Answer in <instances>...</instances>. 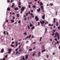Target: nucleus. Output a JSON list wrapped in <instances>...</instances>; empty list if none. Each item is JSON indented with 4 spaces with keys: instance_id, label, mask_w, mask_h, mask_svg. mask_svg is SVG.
Masks as SVG:
<instances>
[{
    "instance_id": "1",
    "label": "nucleus",
    "mask_w": 60,
    "mask_h": 60,
    "mask_svg": "<svg viewBox=\"0 0 60 60\" xmlns=\"http://www.w3.org/2000/svg\"><path fill=\"white\" fill-rule=\"evenodd\" d=\"M59 35V34L57 32H56L55 33V36H54V38H56V37H57Z\"/></svg>"
},
{
    "instance_id": "2",
    "label": "nucleus",
    "mask_w": 60,
    "mask_h": 60,
    "mask_svg": "<svg viewBox=\"0 0 60 60\" xmlns=\"http://www.w3.org/2000/svg\"><path fill=\"white\" fill-rule=\"evenodd\" d=\"M25 9H26V7H24V6H23L21 9V11H24Z\"/></svg>"
},
{
    "instance_id": "3",
    "label": "nucleus",
    "mask_w": 60,
    "mask_h": 60,
    "mask_svg": "<svg viewBox=\"0 0 60 60\" xmlns=\"http://www.w3.org/2000/svg\"><path fill=\"white\" fill-rule=\"evenodd\" d=\"M11 50H12V49H9L8 50V51H9L8 52V54H10L11 53Z\"/></svg>"
},
{
    "instance_id": "4",
    "label": "nucleus",
    "mask_w": 60,
    "mask_h": 60,
    "mask_svg": "<svg viewBox=\"0 0 60 60\" xmlns=\"http://www.w3.org/2000/svg\"><path fill=\"white\" fill-rule=\"evenodd\" d=\"M35 19H36L37 21H38L39 20V19L38 18V17L37 16H36L35 17Z\"/></svg>"
},
{
    "instance_id": "5",
    "label": "nucleus",
    "mask_w": 60,
    "mask_h": 60,
    "mask_svg": "<svg viewBox=\"0 0 60 60\" xmlns=\"http://www.w3.org/2000/svg\"><path fill=\"white\" fill-rule=\"evenodd\" d=\"M40 22L41 24H44L45 23V21H40Z\"/></svg>"
},
{
    "instance_id": "6",
    "label": "nucleus",
    "mask_w": 60,
    "mask_h": 60,
    "mask_svg": "<svg viewBox=\"0 0 60 60\" xmlns=\"http://www.w3.org/2000/svg\"><path fill=\"white\" fill-rule=\"evenodd\" d=\"M41 8H39L38 9H37V11L38 12H40V11H41Z\"/></svg>"
},
{
    "instance_id": "7",
    "label": "nucleus",
    "mask_w": 60,
    "mask_h": 60,
    "mask_svg": "<svg viewBox=\"0 0 60 60\" xmlns=\"http://www.w3.org/2000/svg\"><path fill=\"white\" fill-rule=\"evenodd\" d=\"M14 10H16L15 11H17V10H19V8L18 7H17L16 8H14Z\"/></svg>"
},
{
    "instance_id": "8",
    "label": "nucleus",
    "mask_w": 60,
    "mask_h": 60,
    "mask_svg": "<svg viewBox=\"0 0 60 60\" xmlns=\"http://www.w3.org/2000/svg\"><path fill=\"white\" fill-rule=\"evenodd\" d=\"M15 43H16L15 44V46L16 47H17L18 46V41H16V42H15Z\"/></svg>"
},
{
    "instance_id": "9",
    "label": "nucleus",
    "mask_w": 60,
    "mask_h": 60,
    "mask_svg": "<svg viewBox=\"0 0 60 60\" xmlns=\"http://www.w3.org/2000/svg\"><path fill=\"white\" fill-rule=\"evenodd\" d=\"M40 8H41V11H43V10H44V8H43V6H41L40 7Z\"/></svg>"
},
{
    "instance_id": "10",
    "label": "nucleus",
    "mask_w": 60,
    "mask_h": 60,
    "mask_svg": "<svg viewBox=\"0 0 60 60\" xmlns=\"http://www.w3.org/2000/svg\"><path fill=\"white\" fill-rule=\"evenodd\" d=\"M30 15H31V16H32L33 18H34V14H33L32 13H30Z\"/></svg>"
},
{
    "instance_id": "11",
    "label": "nucleus",
    "mask_w": 60,
    "mask_h": 60,
    "mask_svg": "<svg viewBox=\"0 0 60 60\" xmlns=\"http://www.w3.org/2000/svg\"><path fill=\"white\" fill-rule=\"evenodd\" d=\"M28 58V56L27 55H26L25 56V59H27Z\"/></svg>"
},
{
    "instance_id": "12",
    "label": "nucleus",
    "mask_w": 60,
    "mask_h": 60,
    "mask_svg": "<svg viewBox=\"0 0 60 60\" xmlns=\"http://www.w3.org/2000/svg\"><path fill=\"white\" fill-rule=\"evenodd\" d=\"M56 25L57 26H58L59 25V23L58 22H56Z\"/></svg>"
},
{
    "instance_id": "13",
    "label": "nucleus",
    "mask_w": 60,
    "mask_h": 60,
    "mask_svg": "<svg viewBox=\"0 0 60 60\" xmlns=\"http://www.w3.org/2000/svg\"><path fill=\"white\" fill-rule=\"evenodd\" d=\"M4 51V49H2L1 50L0 52L1 53H3Z\"/></svg>"
},
{
    "instance_id": "14",
    "label": "nucleus",
    "mask_w": 60,
    "mask_h": 60,
    "mask_svg": "<svg viewBox=\"0 0 60 60\" xmlns=\"http://www.w3.org/2000/svg\"><path fill=\"white\" fill-rule=\"evenodd\" d=\"M53 22L54 23H56V19L55 18H54L53 19Z\"/></svg>"
},
{
    "instance_id": "15",
    "label": "nucleus",
    "mask_w": 60,
    "mask_h": 60,
    "mask_svg": "<svg viewBox=\"0 0 60 60\" xmlns=\"http://www.w3.org/2000/svg\"><path fill=\"white\" fill-rule=\"evenodd\" d=\"M48 26H54V24H50V23H49V24H48Z\"/></svg>"
},
{
    "instance_id": "16",
    "label": "nucleus",
    "mask_w": 60,
    "mask_h": 60,
    "mask_svg": "<svg viewBox=\"0 0 60 60\" xmlns=\"http://www.w3.org/2000/svg\"><path fill=\"white\" fill-rule=\"evenodd\" d=\"M30 27H32L33 26V24L31 23H30Z\"/></svg>"
},
{
    "instance_id": "17",
    "label": "nucleus",
    "mask_w": 60,
    "mask_h": 60,
    "mask_svg": "<svg viewBox=\"0 0 60 60\" xmlns=\"http://www.w3.org/2000/svg\"><path fill=\"white\" fill-rule=\"evenodd\" d=\"M11 22L12 23H14V21L13 19H11Z\"/></svg>"
},
{
    "instance_id": "18",
    "label": "nucleus",
    "mask_w": 60,
    "mask_h": 60,
    "mask_svg": "<svg viewBox=\"0 0 60 60\" xmlns=\"http://www.w3.org/2000/svg\"><path fill=\"white\" fill-rule=\"evenodd\" d=\"M42 18H43V19H45V15H43L42 17Z\"/></svg>"
},
{
    "instance_id": "19",
    "label": "nucleus",
    "mask_w": 60,
    "mask_h": 60,
    "mask_svg": "<svg viewBox=\"0 0 60 60\" xmlns=\"http://www.w3.org/2000/svg\"><path fill=\"white\" fill-rule=\"evenodd\" d=\"M41 52H38V56H40V54H41Z\"/></svg>"
},
{
    "instance_id": "20",
    "label": "nucleus",
    "mask_w": 60,
    "mask_h": 60,
    "mask_svg": "<svg viewBox=\"0 0 60 60\" xmlns=\"http://www.w3.org/2000/svg\"><path fill=\"white\" fill-rule=\"evenodd\" d=\"M52 36H54L55 35V33L53 32H52Z\"/></svg>"
},
{
    "instance_id": "21",
    "label": "nucleus",
    "mask_w": 60,
    "mask_h": 60,
    "mask_svg": "<svg viewBox=\"0 0 60 60\" xmlns=\"http://www.w3.org/2000/svg\"><path fill=\"white\" fill-rule=\"evenodd\" d=\"M47 28H45V34L46 33V32L47 31Z\"/></svg>"
},
{
    "instance_id": "22",
    "label": "nucleus",
    "mask_w": 60,
    "mask_h": 60,
    "mask_svg": "<svg viewBox=\"0 0 60 60\" xmlns=\"http://www.w3.org/2000/svg\"><path fill=\"white\" fill-rule=\"evenodd\" d=\"M43 5V4L42 3V2H41V3L40 4V6H41V5Z\"/></svg>"
},
{
    "instance_id": "23",
    "label": "nucleus",
    "mask_w": 60,
    "mask_h": 60,
    "mask_svg": "<svg viewBox=\"0 0 60 60\" xmlns=\"http://www.w3.org/2000/svg\"><path fill=\"white\" fill-rule=\"evenodd\" d=\"M34 28H35V27H34V26H33L31 27V29L33 30V29H34Z\"/></svg>"
},
{
    "instance_id": "24",
    "label": "nucleus",
    "mask_w": 60,
    "mask_h": 60,
    "mask_svg": "<svg viewBox=\"0 0 60 60\" xmlns=\"http://www.w3.org/2000/svg\"><path fill=\"white\" fill-rule=\"evenodd\" d=\"M7 10L8 11H10L11 10V9H10L9 8H8L7 9Z\"/></svg>"
},
{
    "instance_id": "25",
    "label": "nucleus",
    "mask_w": 60,
    "mask_h": 60,
    "mask_svg": "<svg viewBox=\"0 0 60 60\" xmlns=\"http://www.w3.org/2000/svg\"><path fill=\"white\" fill-rule=\"evenodd\" d=\"M45 51H46V49H45L44 50H42L41 52L42 53V52H44Z\"/></svg>"
},
{
    "instance_id": "26",
    "label": "nucleus",
    "mask_w": 60,
    "mask_h": 60,
    "mask_svg": "<svg viewBox=\"0 0 60 60\" xmlns=\"http://www.w3.org/2000/svg\"><path fill=\"white\" fill-rule=\"evenodd\" d=\"M23 34H24V35H25L26 36L27 33L26 32H24L23 33Z\"/></svg>"
},
{
    "instance_id": "27",
    "label": "nucleus",
    "mask_w": 60,
    "mask_h": 60,
    "mask_svg": "<svg viewBox=\"0 0 60 60\" xmlns=\"http://www.w3.org/2000/svg\"><path fill=\"white\" fill-rule=\"evenodd\" d=\"M14 5H15V4L14 3H13L12 5V7H14Z\"/></svg>"
},
{
    "instance_id": "28",
    "label": "nucleus",
    "mask_w": 60,
    "mask_h": 60,
    "mask_svg": "<svg viewBox=\"0 0 60 60\" xmlns=\"http://www.w3.org/2000/svg\"><path fill=\"white\" fill-rule=\"evenodd\" d=\"M27 28H28L29 29H30V26H29V25H28Z\"/></svg>"
},
{
    "instance_id": "29",
    "label": "nucleus",
    "mask_w": 60,
    "mask_h": 60,
    "mask_svg": "<svg viewBox=\"0 0 60 60\" xmlns=\"http://www.w3.org/2000/svg\"><path fill=\"white\" fill-rule=\"evenodd\" d=\"M33 8L35 9L36 8V6L35 5H33Z\"/></svg>"
},
{
    "instance_id": "30",
    "label": "nucleus",
    "mask_w": 60,
    "mask_h": 60,
    "mask_svg": "<svg viewBox=\"0 0 60 60\" xmlns=\"http://www.w3.org/2000/svg\"><path fill=\"white\" fill-rule=\"evenodd\" d=\"M50 4L51 5V6H52V5H53V4L52 3H50Z\"/></svg>"
},
{
    "instance_id": "31",
    "label": "nucleus",
    "mask_w": 60,
    "mask_h": 60,
    "mask_svg": "<svg viewBox=\"0 0 60 60\" xmlns=\"http://www.w3.org/2000/svg\"><path fill=\"white\" fill-rule=\"evenodd\" d=\"M31 35L30 34L29 35V39L31 38Z\"/></svg>"
},
{
    "instance_id": "32",
    "label": "nucleus",
    "mask_w": 60,
    "mask_h": 60,
    "mask_svg": "<svg viewBox=\"0 0 60 60\" xmlns=\"http://www.w3.org/2000/svg\"><path fill=\"white\" fill-rule=\"evenodd\" d=\"M32 50H33V49L31 48L30 49L28 50V51H32Z\"/></svg>"
},
{
    "instance_id": "33",
    "label": "nucleus",
    "mask_w": 60,
    "mask_h": 60,
    "mask_svg": "<svg viewBox=\"0 0 60 60\" xmlns=\"http://www.w3.org/2000/svg\"><path fill=\"white\" fill-rule=\"evenodd\" d=\"M47 24H48V22H45V25H46Z\"/></svg>"
},
{
    "instance_id": "34",
    "label": "nucleus",
    "mask_w": 60,
    "mask_h": 60,
    "mask_svg": "<svg viewBox=\"0 0 60 60\" xmlns=\"http://www.w3.org/2000/svg\"><path fill=\"white\" fill-rule=\"evenodd\" d=\"M38 26H40V22H38Z\"/></svg>"
},
{
    "instance_id": "35",
    "label": "nucleus",
    "mask_w": 60,
    "mask_h": 60,
    "mask_svg": "<svg viewBox=\"0 0 60 60\" xmlns=\"http://www.w3.org/2000/svg\"><path fill=\"white\" fill-rule=\"evenodd\" d=\"M11 47H15V46H14V45H13L11 44Z\"/></svg>"
},
{
    "instance_id": "36",
    "label": "nucleus",
    "mask_w": 60,
    "mask_h": 60,
    "mask_svg": "<svg viewBox=\"0 0 60 60\" xmlns=\"http://www.w3.org/2000/svg\"><path fill=\"white\" fill-rule=\"evenodd\" d=\"M45 49V47H44V46L43 45V49Z\"/></svg>"
},
{
    "instance_id": "37",
    "label": "nucleus",
    "mask_w": 60,
    "mask_h": 60,
    "mask_svg": "<svg viewBox=\"0 0 60 60\" xmlns=\"http://www.w3.org/2000/svg\"><path fill=\"white\" fill-rule=\"evenodd\" d=\"M17 16L19 18V15L18 14H17Z\"/></svg>"
},
{
    "instance_id": "38",
    "label": "nucleus",
    "mask_w": 60,
    "mask_h": 60,
    "mask_svg": "<svg viewBox=\"0 0 60 60\" xmlns=\"http://www.w3.org/2000/svg\"><path fill=\"white\" fill-rule=\"evenodd\" d=\"M28 13H26V16H28Z\"/></svg>"
},
{
    "instance_id": "39",
    "label": "nucleus",
    "mask_w": 60,
    "mask_h": 60,
    "mask_svg": "<svg viewBox=\"0 0 60 60\" xmlns=\"http://www.w3.org/2000/svg\"><path fill=\"white\" fill-rule=\"evenodd\" d=\"M58 28L59 30H60V26H59L58 27Z\"/></svg>"
},
{
    "instance_id": "40",
    "label": "nucleus",
    "mask_w": 60,
    "mask_h": 60,
    "mask_svg": "<svg viewBox=\"0 0 60 60\" xmlns=\"http://www.w3.org/2000/svg\"><path fill=\"white\" fill-rule=\"evenodd\" d=\"M19 5H21V2H19Z\"/></svg>"
},
{
    "instance_id": "41",
    "label": "nucleus",
    "mask_w": 60,
    "mask_h": 60,
    "mask_svg": "<svg viewBox=\"0 0 60 60\" xmlns=\"http://www.w3.org/2000/svg\"><path fill=\"white\" fill-rule=\"evenodd\" d=\"M41 39H42V37H41L40 38V41H41Z\"/></svg>"
},
{
    "instance_id": "42",
    "label": "nucleus",
    "mask_w": 60,
    "mask_h": 60,
    "mask_svg": "<svg viewBox=\"0 0 60 60\" xmlns=\"http://www.w3.org/2000/svg\"><path fill=\"white\" fill-rule=\"evenodd\" d=\"M6 34H7V36H8V35H9V33L7 32L6 33Z\"/></svg>"
},
{
    "instance_id": "43",
    "label": "nucleus",
    "mask_w": 60,
    "mask_h": 60,
    "mask_svg": "<svg viewBox=\"0 0 60 60\" xmlns=\"http://www.w3.org/2000/svg\"><path fill=\"white\" fill-rule=\"evenodd\" d=\"M53 31L54 32H56V29H55V30H53Z\"/></svg>"
},
{
    "instance_id": "44",
    "label": "nucleus",
    "mask_w": 60,
    "mask_h": 60,
    "mask_svg": "<svg viewBox=\"0 0 60 60\" xmlns=\"http://www.w3.org/2000/svg\"><path fill=\"white\" fill-rule=\"evenodd\" d=\"M46 57L47 58H49V55H47Z\"/></svg>"
},
{
    "instance_id": "45",
    "label": "nucleus",
    "mask_w": 60,
    "mask_h": 60,
    "mask_svg": "<svg viewBox=\"0 0 60 60\" xmlns=\"http://www.w3.org/2000/svg\"><path fill=\"white\" fill-rule=\"evenodd\" d=\"M58 36V40H59V39L60 36H59V35Z\"/></svg>"
},
{
    "instance_id": "46",
    "label": "nucleus",
    "mask_w": 60,
    "mask_h": 60,
    "mask_svg": "<svg viewBox=\"0 0 60 60\" xmlns=\"http://www.w3.org/2000/svg\"><path fill=\"white\" fill-rule=\"evenodd\" d=\"M18 23H21V21L20 20H19L18 21Z\"/></svg>"
},
{
    "instance_id": "47",
    "label": "nucleus",
    "mask_w": 60,
    "mask_h": 60,
    "mask_svg": "<svg viewBox=\"0 0 60 60\" xmlns=\"http://www.w3.org/2000/svg\"><path fill=\"white\" fill-rule=\"evenodd\" d=\"M26 39H27L28 38H29V37H28V36H27V37L26 38Z\"/></svg>"
},
{
    "instance_id": "48",
    "label": "nucleus",
    "mask_w": 60,
    "mask_h": 60,
    "mask_svg": "<svg viewBox=\"0 0 60 60\" xmlns=\"http://www.w3.org/2000/svg\"><path fill=\"white\" fill-rule=\"evenodd\" d=\"M19 47L18 48L19 49H20V47H21V46H20V45H19Z\"/></svg>"
},
{
    "instance_id": "49",
    "label": "nucleus",
    "mask_w": 60,
    "mask_h": 60,
    "mask_svg": "<svg viewBox=\"0 0 60 60\" xmlns=\"http://www.w3.org/2000/svg\"><path fill=\"white\" fill-rule=\"evenodd\" d=\"M18 48H17L16 49H15V51L16 52H17L18 51Z\"/></svg>"
},
{
    "instance_id": "50",
    "label": "nucleus",
    "mask_w": 60,
    "mask_h": 60,
    "mask_svg": "<svg viewBox=\"0 0 60 60\" xmlns=\"http://www.w3.org/2000/svg\"><path fill=\"white\" fill-rule=\"evenodd\" d=\"M54 40L55 41H57V39L56 38L54 39Z\"/></svg>"
},
{
    "instance_id": "51",
    "label": "nucleus",
    "mask_w": 60,
    "mask_h": 60,
    "mask_svg": "<svg viewBox=\"0 0 60 60\" xmlns=\"http://www.w3.org/2000/svg\"><path fill=\"white\" fill-rule=\"evenodd\" d=\"M7 1L8 3H10V0H7Z\"/></svg>"
},
{
    "instance_id": "52",
    "label": "nucleus",
    "mask_w": 60,
    "mask_h": 60,
    "mask_svg": "<svg viewBox=\"0 0 60 60\" xmlns=\"http://www.w3.org/2000/svg\"><path fill=\"white\" fill-rule=\"evenodd\" d=\"M28 7L29 8H31V5H29L28 6Z\"/></svg>"
},
{
    "instance_id": "53",
    "label": "nucleus",
    "mask_w": 60,
    "mask_h": 60,
    "mask_svg": "<svg viewBox=\"0 0 60 60\" xmlns=\"http://www.w3.org/2000/svg\"><path fill=\"white\" fill-rule=\"evenodd\" d=\"M18 53H19V52H16V54H17Z\"/></svg>"
},
{
    "instance_id": "54",
    "label": "nucleus",
    "mask_w": 60,
    "mask_h": 60,
    "mask_svg": "<svg viewBox=\"0 0 60 60\" xmlns=\"http://www.w3.org/2000/svg\"><path fill=\"white\" fill-rule=\"evenodd\" d=\"M30 11L31 12H32V13H33V10H31Z\"/></svg>"
},
{
    "instance_id": "55",
    "label": "nucleus",
    "mask_w": 60,
    "mask_h": 60,
    "mask_svg": "<svg viewBox=\"0 0 60 60\" xmlns=\"http://www.w3.org/2000/svg\"><path fill=\"white\" fill-rule=\"evenodd\" d=\"M15 18L14 17V16H13V19H15Z\"/></svg>"
},
{
    "instance_id": "56",
    "label": "nucleus",
    "mask_w": 60,
    "mask_h": 60,
    "mask_svg": "<svg viewBox=\"0 0 60 60\" xmlns=\"http://www.w3.org/2000/svg\"><path fill=\"white\" fill-rule=\"evenodd\" d=\"M21 12H20V13H21V14H22V12H23V11H22V10H21Z\"/></svg>"
},
{
    "instance_id": "57",
    "label": "nucleus",
    "mask_w": 60,
    "mask_h": 60,
    "mask_svg": "<svg viewBox=\"0 0 60 60\" xmlns=\"http://www.w3.org/2000/svg\"><path fill=\"white\" fill-rule=\"evenodd\" d=\"M3 34H5V31H4V33H3Z\"/></svg>"
},
{
    "instance_id": "58",
    "label": "nucleus",
    "mask_w": 60,
    "mask_h": 60,
    "mask_svg": "<svg viewBox=\"0 0 60 60\" xmlns=\"http://www.w3.org/2000/svg\"><path fill=\"white\" fill-rule=\"evenodd\" d=\"M56 43H57V44H59V41H57L56 42Z\"/></svg>"
},
{
    "instance_id": "59",
    "label": "nucleus",
    "mask_w": 60,
    "mask_h": 60,
    "mask_svg": "<svg viewBox=\"0 0 60 60\" xmlns=\"http://www.w3.org/2000/svg\"><path fill=\"white\" fill-rule=\"evenodd\" d=\"M24 20H26V17H25L24 18Z\"/></svg>"
},
{
    "instance_id": "60",
    "label": "nucleus",
    "mask_w": 60,
    "mask_h": 60,
    "mask_svg": "<svg viewBox=\"0 0 60 60\" xmlns=\"http://www.w3.org/2000/svg\"><path fill=\"white\" fill-rule=\"evenodd\" d=\"M34 38V36H32L31 38Z\"/></svg>"
},
{
    "instance_id": "61",
    "label": "nucleus",
    "mask_w": 60,
    "mask_h": 60,
    "mask_svg": "<svg viewBox=\"0 0 60 60\" xmlns=\"http://www.w3.org/2000/svg\"><path fill=\"white\" fill-rule=\"evenodd\" d=\"M14 41H13V42H12L11 43V44H14Z\"/></svg>"
},
{
    "instance_id": "62",
    "label": "nucleus",
    "mask_w": 60,
    "mask_h": 60,
    "mask_svg": "<svg viewBox=\"0 0 60 60\" xmlns=\"http://www.w3.org/2000/svg\"><path fill=\"white\" fill-rule=\"evenodd\" d=\"M7 57V55H6L5 56V58H6V57Z\"/></svg>"
},
{
    "instance_id": "63",
    "label": "nucleus",
    "mask_w": 60,
    "mask_h": 60,
    "mask_svg": "<svg viewBox=\"0 0 60 60\" xmlns=\"http://www.w3.org/2000/svg\"><path fill=\"white\" fill-rule=\"evenodd\" d=\"M5 60V58H4L2 60Z\"/></svg>"
},
{
    "instance_id": "64",
    "label": "nucleus",
    "mask_w": 60,
    "mask_h": 60,
    "mask_svg": "<svg viewBox=\"0 0 60 60\" xmlns=\"http://www.w3.org/2000/svg\"><path fill=\"white\" fill-rule=\"evenodd\" d=\"M27 19L28 20H29V17H27Z\"/></svg>"
}]
</instances>
